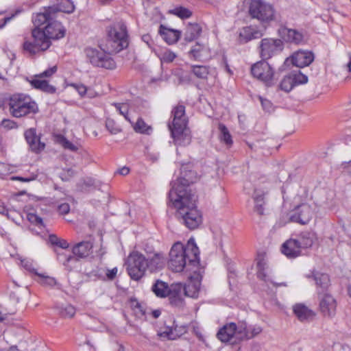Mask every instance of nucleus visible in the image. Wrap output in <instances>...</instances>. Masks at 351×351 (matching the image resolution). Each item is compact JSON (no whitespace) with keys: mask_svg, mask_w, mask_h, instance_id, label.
I'll return each instance as SVG.
<instances>
[{"mask_svg":"<svg viewBox=\"0 0 351 351\" xmlns=\"http://www.w3.org/2000/svg\"><path fill=\"white\" fill-rule=\"evenodd\" d=\"M189 165L181 168L182 176L172 183L169 197L173 206L177 211V217L191 230L199 227L202 222L201 212L196 206V196L191 191L189 184L195 180L194 173L189 170Z\"/></svg>","mask_w":351,"mask_h":351,"instance_id":"1","label":"nucleus"},{"mask_svg":"<svg viewBox=\"0 0 351 351\" xmlns=\"http://www.w3.org/2000/svg\"><path fill=\"white\" fill-rule=\"evenodd\" d=\"M32 22L35 25L32 30L33 40H25L23 45V50L31 56L46 51L51 45V40H59L65 36L64 27L49 13H37Z\"/></svg>","mask_w":351,"mask_h":351,"instance_id":"2","label":"nucleus"},{"mask_svg":"<svg viewBox=\"0 0 351 351\" xmlns=\"http://www.w3.org/2000/svg\"><path fill=\"white\" fill-rule=\"evenodd\" d=\"M199 251L195 240L190 239L186 245L180 242L175 243L169 252V267L175 272H181L184 269L193 271L198 268Z\"/></svg>","mask_w":351,"mask_h":351,"instance_id":"3","label":"nucleus"},{"mask_svg":"<svg viewBox=\"0 0 351 351\" xmlns=\"http://www.w3.org/2000/svg\"><path fill=\"white\" fill-rule=\"evenodd\" d=\"M165 261V256L161 252H155L145 257L141 252L134 251L127 258L126 269L130 278L138 281L145 275L147 271L153 273L162 269Z\"/></svg>","mask_w":351,"mask_h":351,"instance_id":"4","label":"nucleus"},{"mask_svg":"<svg viewBox=\"0 0 351 351\" xmlns=\"http://www.w3.org/2000/svg\"><path fill=\"white\" fill-rule=\"evenodd\" d=\"M172 124H169L171 136L179 145H189L191 138L187 128L188 120L185 115V107L182 105L176 106L172 110Z\"/></svg>","mask_w":351,"mask_h":351,"instance_id":"5","label":"nucleus"},{"mask_svg":"<svg viewBox=\"0 0 351 351\" xmlns=\"http://www.w3.org/2000/svg\"><path fill=\"white\" fill-rule=\"evenodd\" d=\"M8 110L12 116L21 118L29 114H35L38 106L34 101L27 95L14 94L8 99Z\"/></svg>","mask_w":351,"mask_h":351,"instance_id":"6","label":"nucleus"},{"mask_svg":"<svg viewBox=\"0 0 351 351\" xmlns=\"http://www.w3.org/2000/svg\"><path fill=\"white\" fill-rule=\"evenodd\" d=\"M108 45L112 52L118 53L128 47L129 38L127 27L122 21L117 22L108 30Z\"/></svg>","mask_w":351,"mask_h":351,"instance_id":"7","label":"nucleus"},{"mask_svg":"<svg viewBox=\"0 0 351 351\" xmlns=\"http://www.w3.org/2000/svg\"><path fill=\"white\" fill-rule=\"evenodd\" d=\"M243 4L249 15L263 23L274 19L275 11L273 6L264 0H244Z\"/></svg>","mask_w":351,"mask_h":351,"instance_id":"8","label":"nucleus"},{"mask_svg":"<svg viewBox=\"0 0 351 351\" xmlns=\"http://www.w3.org/2000/svg\"><path fill=\"white\" fill-rule=\"evenodd\" d=\"M86 58L94 66L101 67L106 69L115 68L113 59L102 50L93 48H87L85 50Z\"/></svg>","mask_w":351,"mask_h":351,"instance_id":"9","label":"nucleus"},{"mask_svg":"<svg viewBox=\"0 0 351 351\" xmlns=\"http://www.w3.org/2000/svg\"><path fill=\"white\" fill-rule=\"evenodd\" d=\"M253 76L265 83L267 86H271L274 83V70L265 61H260L251 67Z\"/></svg>","mask_w":351,"mask_h":351,"instance_id":"10","label":"nucleus"},{"mask_svg":"<svg viewBox=\"0 0 351 351\" xmlns=\"http://www.w3.org/2000/svg\"><path fill=\"white\" fill-rule=\"evenodd\" d=\"M259 49L261 58L269 59L281 52L284 49V44L281 39L267 38L261 40Z\"/></svg>","mask_w":351,"mask_h":351,"instance_id":"11","label":"nucleus"},{"mask_svg":"<svg viewBox=\"0 0 351 351\" xmlns=\"http://www.w3.org/2000/svg\"><path fill=\"white\" fill-rule=\"evenodd\" d=\"M319 309L321 314L327 318H332L337 312V301L334 297L329 294L318 295Z\"/></svg>","mask_w":351,"mask_h":351,"instance_id":"12","label":"nucleus"},{"mask_svg":"<svg viewBox=\"0 0 351 351\" xmlns=\"http://www.w3.org/2000/svg\"><path fill=\"white\" fill-rule=\"evenodd\" d=\"M313 210L311 206L306 203L296 206L290 214V220L302 225L308 223L312 218Z\"/></svg>","mask_w":351,"mask_h":351,"instance_id":"13","label":"nucleus"},{"mask_svg":"<svg viewBox=\"0 0 351 351\" xmlns=\"http://www.w3.org/2000/svg\"><path fill=\"white\" fill-rule=\"evenodd\" d=\"M264 35V29L256 25H248L240 28L238 31V40L241 44L252 40L258 39Z\"/></svg>","mask_w":351,"mask_h":351,"instance_id":"14","label":"nucleus"},{"mask_svg":"<svg viewBox=\"0 0 351 351\" xmlns=\"http://www.w3.org/2000/svg\"><path fill=\"white\" fill-rule=\"evenodd\" d=\"M217 337L221 342L234 343L235 339L239 340V326L233 322L228 323L219 330Z\"/></svg>","mask_w":351,"mask_h":351,"instance_id":"15","label":"nucleus"},{"mask_svg":"<svg viewBox=\"0 0 351 351\" xmlns=\"http://www.w3.org/2000/svg\"><path fill=\"white\" fill-rule=\"evenodd\" d=\"M278 34L286 43L301 45L305 42L304 36L301 32L283 25L278 29Z\"/></svg>","mask_w":351,"mask_h":351,"instance_id":"16","label":"nucleus"},{"mask_svg":"<svg viewBox=\"0 0 351 351\" xmlns=\"http://www.w3.org/2000/svg\"><path fill=\"white\" fill-rule=\"evenodd\" d=\"M256 274L258 278L264 281L267 286H269V284L274 285V287L286 286V284L284 282L280 284H276L273 282L271 277L270 276L267 261L265 260V256L263 255H258V258H256Z\"/></svg>","mask_w":351,"mask_h":351,"instance_id":"17","label":"nucleus"},{"mask_svg":"<svg viewBox=\"0 0 351 351\" xmlns=\"http://www.w3.org/2000/svg\"><path fill=\"white\" fill-rule=\"evenodd\" d=\"M314 60V55L308 51L299 50L291 57L292 64L299 68L308 66Z\"/></svg>","mask_w":351,"mask_h":351,"instance_id":"18","label":"nucleus"},{"mask_svg":"<svg viewBox=\"0 0 351 351\" xmlns=\"http://www.w3.org/2000/svg\"><path fill=\"white\" fill-rule=\"evenodd\" d=\"M194 275L189 278L188 282L185 286V296L191 298H197L200 289L202 276L196 274V270L193 269Z\"/></svg>","mask_w":351,"mask_h":351,"instance_id":"19","label":"nucleus"},{"mask_svg":"<svg viewBox=\"0 0 351 351\" xmlns=\"http://www.w3.org/2000/svg\"><path fill=\"white\" fill-rule=\"evenodd\" d=\"M312 276L315 282L316 291L318 295L328 293L330 280L328 274L319 272H313Z\"/></svg>","mask_w":351,"mask_h":351,"instance_id":"20","label":"nucleus"},{"mask_svg":"<svg viewBox=\"0 0 351 351\" xmlns=\"http://www.w3.org/2000/svg\"><path fill=\"white\" fill-rule=\"evenodd\" d=\"M74 10L75 5L73 2L71 0H57L56 5L49 6L47 9H45L44 12L55 16L56 13L58 12L70 14Z\"/></svg>","mask_w":351,"mask_h":351,"instance_id":"21","label":"nucleus"},{"mask_svg":"<svg viewBox=\"0 0 351 351\" xmlns=\"http://www.w3.org/2000/svg\"><path fill=\"white\" fill-rule=\"evenodd\" d=\"M302 249L295 239H290L285 241L281 251L283 254L289 258H296L301 255Z\"/></svg>","mask_w":351,"mask_h":351,"instance_id":"22","label":"nucleus"},{"mask_svg":"<svg viewBox=\"0 0 351 351\" xmlns=\"http://www.w3.org/2000/svg\"><path fill=\"white\" fill-rule=\"evenodd\" d=\"M25 138L31 149L39 152L44 149L45 145L40 142V136L36 134V130L30 128L25 132Z\"/></svg>","mask_w":351,"mask_h":351,"instance_id":"23","label":"nucleus"},{"mask_svg":"<svg viewBox=\"0 0 351 351\" xmlns=\"http://www.w3.org/2000/svg\"><path fill=\"white\" fill-rule=\"evenodd\" d=\"M262 330V328L258 325L247 326L245 323H242L239 326V340L252 339L259 335Z\"/></svg>","mask_w":351,"mask_h":351,"instance_id":"24","label":"nucleus"},{"mask_svg":"<svg viewBox=\"0 0 351 351\" xmlns=\"http://www.w3.org/2000/svg\"><path fill=\"white\" fill-rule=\"evenodd\" d=\"M293 313L300 322L312 320L315 313L302 304H296L293 307Z\"/></svg>","mask_w":351,"mask_h":351,"instance_id":"25","label":"nucleus"},{"mask_svg":"<svg viewBox=\"0 0 351 351\" xmlns=\"http://www.w3.org/2000/svg\"><path fill=\"white\" fill-rule=\"evenodd\" d=\"M29 82L34 88L40 90L45 93L53 94L56 91V88L50 84L48 80L42 79L36 75Z\"/></svg>","mask_w":351,"mask_h":351,"instance_id":"26","label":"nucleus"},{"mask_svg":"<svg viewBox=\"0 0 351 351\" xmlns=\"http://www.w3.org/2000/svg\"><path fill=\"white\" fill-rule=\"evenodd\" d=\"M159 33L169 45L176 43L181 35L180 32L165 27L162 25L160 27Z\"/></svg>","mask_w":351,"mask_h":351,"instance_id":"27","label":"nucleus"},{"mask_svg":"<svg viewBox=\"0 0 351 351\" xmlns=\"http://www.w3.org/2000/svg\"><path fill=\"white\" fill-rule=\"evenodd\" d=\"M316 239L315 233L312 232H303L295 239L298 241L300 247L304 250L311 247Z\"/></svg>","mask_w":351,"mask_h":351,"instance_id":"28","label":"nucleus"},{"mask_svg":"<svg viewBox=\"0 0 351 351\" xmlns=\"http://www.w3.org/2000/svg\"><path fill=\"white\" fill-rule=\"evenodd\" d=\"M93 244L89 241H82L73 248V253L79 258L88 256L92 252Z\"/></svg>","mask_w":351,"mask_h":351,"instance_id":"29","label":"nucleus"},{"mask_svg":"<svg viewBox=\"0 0 351 351\" xmlns=\"http://www.w3.org/2000/svg\"><path fill=\"white\" fill-rule=\"evenodd\" d=\"M202 32L201 27L197 23H189L186 28L184 33V39L188 42H191L196 39Z\"/></svg>","mask_w":351,"mask_h":351,"instance_id":"30","label":"nucleus"},{"mask_svg":"<svg viewBox=\"0 0 351 351\" xmlns=\"http://www.w3.org/2000/svg\"><path fill=\"white\" fill-rule=\"evenodd\" d=\"M187 332V327L184 325H176L173 328H168L160 335L167 337L169 339H176L177 337L185 334Z\"/></svg>","mask_w":351,"mask_h":351,"instance_id":"31","label":"nucleus"},{"mask_svg":"<svg viewBox=\"0 0 351 351\" xmlns=\"http://www.w3.org/2000/svg\"><path fill=\"white\" fill-rule=\"evenodd\" d=\"M253 198L254 201V211L260 215H263L265 210L264 205L265 204L264 193L256 190Z\"/></svg>","mask_w":351,"mask_h":351,"instance_id":"32","label":"nucleus"},{"mask_svg":"<svg viewBox=\"0 0 351 351\" xmlns=\"http://www.w3.org/2000/svg\"><path fill=\"white\" fill-rule=\"evenodd\" d=\"M152 289L156 295L159 298H165L169 295V287L167 283L162 280H157L152 286Z\"/></svg>","mask_w":351,"mask_h":351,"instance_id":"33","label":"nucleus"},{"mask_svg":"<svg viewBox=\"0 0 351 351\" xmlns=\"http://www.w3.org/2000/svg\"><path fill=\"white\" fill-rule=\"evenodd\" d=\"M219 130V138L220 141L225 143L228 147L232 145V136L225 125L219 123L218 126Z\"/></svg>","mask_w":351,"mask_h":351,"instance_id":"34","label":"nucleus"},{"mask_svg":"<svg viewBox=\"0 0 351 351\" xmlns=\"http://www.w3.org/2000/svg\"><path fill=\"white\" fill-rule=\"evenodd\" d=\"M206 51V46L199 43H196L191 49L190 54L192 56L191 58L195 60H202L206 57H203L204 53Z\"/></svg>","mask_w":351,"mask_h":351,"instance_id":"35","label":"nucleus"},{"mask_svg":"<svg viewBox=\"0 0 351 351\" xmlns=\"http://www.w3.org/2000/svg\"><path fill=\"white\" fill-rule=\"evenodd\" d=\"M193 73L198 78L206 79L209 73L208 67L203 65H193L191 66Z\"/></svg>","mask_w":351,"mask_h":351,"instance_id":"36","label":"nucleus"},{"mask_svg":"<svg viewBox=\"0 0 351 351\" xmlns=\"http://www.w3.org/2000/svg\"><path fill=\"white\" fill-rule=\"evenodd\" d=\"M130 306L136 317L142 318L145 315V309L143 306L136 299L130 300Z\"/></svg>","mask_w":351,"mask_h":351,"instance_id":"37","label":"nucleus"},{"mask_svg":"<svg viewBox=\"0 0 351 351\" xmlns=\"http://www.w3.org/2000/svg\"><path fill=\"white\" fill-rule=\"evenodd\" d=\"M289 74L291 76L295 86L300 84H304L308 82V77L300 71H292Z\"/></svg>","mask_w":351,"mask_h":351,"instance_id":"38","label":"nucleus"},{"mask_svg":"<svg viewBox=\"0 0 351 351\" xmlns=\"http://www.w3.org/2000/svg\"><path fill=\"white\" fill-rule=\"evenodd\" d=\"M169 295H185V286L180 282L173 283L169 287Z\"/></svg>","mask_w":351,"mask_h":351,"instance_id":"39","label":"nucleus"},{"mask_svg":"<svg viewBox=\"0 0 351 351\" xmlns=\"http://www.w3.org/2000/svg\"><path fill=\"white\" fill-rule=\"evenodd\" d=\"M293 82V81L290 74L286 75L282 80V81L280 82V83L279 84L280 89L286 93H289L295 86Z\"/></svg>","mask_w":351,"mask_h":351,"instance_id":"40","label":"nucleus"},{"mask_svg":"<svg viewBox=\"0 0 351 351\" xmlns=\"http://www.w3.org/2000/svg\"><path fill=\"white\" fill-rule=\"evenodd\" d=\"M134 129L136 132L149 134L152 132V128L147 125L142 119H138Z\"/></svg>","mask_w":351,"mask_h":351,"instance_id":"41","label":"nucleus"},{"mask_svg":"<svg viewBox=\"0 0 351 351\" xmlns=\"http://www.w3.org/2000/svg\"><path fill=\"white\" fill-rule=\"evenodd\" d=\"M36 275L39 277L38 282L42 285L53 287L56 285V280L53 277L41 273H36Z\"/></svg>","mask_w":351,"mask_h":351,"instance_id":"42","label":"nucleus"},{"mask_svg":"<svg viewBox=\"0 0 351 351\" xmlns=\"http://www.w3.org/2000/svg\"><path fill=\"white\" fill-rule=\"evenodd\" d=\"M112 105L114 106L117 111H118L120 114L123 116L126 120L131 122L130 119L128 117L130 108L128 103H114Z\"/></svg>","mask_w":351,"mask_h":351,"instance_id":"43","label":"nucleus"},{"mask_svg":"<svg viewBox=\"0 0 351 351\" xmlns=\"http://www.w3.org/2000/svg\"><path fill=\"white\" fill-rule=\"evenodd\" d=\"M171 12L181 19H188L192 14L189 9L184 7L175 8Z\"/></svg>","mask_w":351,"mask_h":351,"instance_id":"44","label":"nucleus"},{"mask_svg":"<svg viewBox=\"0 0 351 351\" xmlns=\"http://www.w3.org/2000/svg\"><path fill=\"white\" fill-rule=\"evenodd\" d=\"M59 313L66 318H71L75 314V308L73 306L67 304L60 308Z\"/></svg>","mask_w":351,"mask_h":351,"instance_id":"45","label":"nucleus"},{"mask_svg":"<svg viewBox=\"0 0 351 351\" xmlns=\"http://www.w3.org/2000/svg\"><path fill=\"white\" fill-rule=\"evenodd\" d=\"M49 241L53 245H57L62 249H66L69 247V243L64 239L58 238L55 234H51L49 237Z\"/></svg>","mask_w":351,"mask_h":351,"instance_id":"46","label":"nucleus"},{"mask_svg":"<svg viewBox=\"0 0 351 351\" xmlns=\"http://www.w3.org/2000/svg\"><path fill=\"white\" fill-rule=\"evenodd\" d=\"M106 129L112 134H117L121 132L120 128L117 125L115 121L111 119H107L106 121Z\"/></svg>","mask_w":351,"mask_h":351,"instance_id":"47","label":"nucleus"},{"mask_svg":"<svg viewBox=\"0 0 351 351\" xmlns=\"http://www.w3.org/2000/svg\"><path fill=\"white\" fill-rule=\"evenodd\" d=\"M22 267L25 269L27 271L34 273L36 274V271L34 267V263L32 260L29 258H24L21 260Z\"/></svg>","mask_w":351,"mask_h":351,"instance_id":"48","label":"nucleus"},{"mask_svg":"<svg viewBox=\"0 0 351 351\" xmlns=\"http://www.w3.org/2000/svg\"><path fill=\"white\" fill-rule=\"evenodd\" d=\"M176 55L171 51L166 50L160 55V60L163 62L169 63L174 60Z\"/></svg>","mask_w":351,"mask_h":351,"instance_id":"49","label":"nucleus"},{"mask_svg":"<svg viewBox=\"0 0 351 351\" xmlns=\"http://www.w3.org/2000/svg\"><path fill=\"white\" fill-rule=\"evenodd\" d=\"M169 302L171 305L181 307L184 304V299L182 295H169Z\"/></svg>","mask_w":351,"mask_h":351,"instance_id":"50","label":"nucleus"},{"mask_svg":"<svg viewBox=\"0 0 351 351\" xmlns=\"http://www.w3.org/2000/svg\"><path fill=\"white\" fill-rule=\"evenodd\" d=\"M57 66H53L40 73V74L36 75V76L42 79L49 78L54 75L57 71Z\"/></svg>","mask_w":351,"mask_h":351,"instance_id":"51","label":"nucleus"},{"mask_svg":"<svg viewBox=\"0 0 351 351\" xmlns=\"http://www.w3.org/2000/svg\"><path fill=\"white\" fill-rule=\"evenodd\" d=\"M28 220L32 223L39 227L43 226V219L38 216L36 214L29 213L27 215Z\"/></svg>","mask_w":351,"mask_h":351,"instance_id":"52","label":"nucleus"},{"mask_svg":"<svg viewBox=\"0 0 351 351\" xmlns=\"http://www.w3.org/2000/svg\"><path fill=\"white\" fill-rule=\"evenodd\" d=\"M60 143L64 149L71 150L72 152H76L78 149L77 145L72 143L71 141L67 140L66 138L62 137L60 140Z\"/></svg>","mask_w":351,"mask_h":351,"instance_id":"53","label":"nucleus"},{"mask_svg":"<svg viewBox=\"0 0 351 351\" xmlns=\"http://www.w3.org/2000/svg\"><path fill=\"white\" fill-rule=\"evenodd\" d=\"M69 86L75 88L81 97H84L88 92L87 87L82 84L72 83Z\"/></svg>","mask_w":351,"mask_h":351,"instance_id":"54","label":"nucleus"},{"mask_svg":"<svg viewBox=\"0 0 351 351\" xmlns=\"http://www.w3.org/2000/svg\"><path fill=\"white\" fill-rule=\"evenodd\" d=\"M75 174V171L73 169H64L61 173L60 178L64 181L69 180Z\"/></svg>","mask_w":351,"mask_h":351,"instance_id":"55","label":"nucleus"},{"mask_svg":"<svg viewBox=\"0 0 351 351\" xmlns=\"http://www.w3.org/2000/svg\"><path fill=\"white\" fill-rule=\"evenodd\" d=\"M37 176L35 175V174H33L29 177H21V176H12L11 178V180H19V181H21V182H31V181H33L34 180H36Z\"/></svg>","mask_w":351,"mask_h":351,"instance_id":"56","label":"nucleus"},{"mask_svg":"<svg viewBox=\"0 0 351 351\" xmlns=\"http://www.w3.org/2000/svg\"><path fill=\"white\" fill-rule=\"evenodd\" d=\"M1 125L2 127L7 128V129H12L16 127V123L10 119H3Z\"/></svg>","mask_w":351,"mask_h":351,"instance_id":"57","label":"nucleus"},{"mask_svg":"<svg viewBox=\"0 0 351 351\" xmlns=\"http://www.w3.org/2000/svg\"><path fill=\"white\" fill-rule=\"evenodd\" d=\"M259 99H260L263 108L265 110L269 112L272 108V104L271 103V101L266 99H263L261 97H260Z\"/></svg>","mask_w":351,"mask_h":351,"instance_id":"58","label":"nucleus"},{"mask_svg":"<svg viewBox=\"0 0 351 351\" xmlns=\"http://www.w3.org/2000/svg\"><path fill=\"white\" fill-rule=\"evenodd\" d=\"M118 269L117 267H114L111 269H107L106 271V277L108 280H112L115 278L117 274Z\"/></svg>","mask_w":351,"mask_h":351,"instance_id":"59","label":"nucleus"},{"mask_svg":"<svg viewBox=\"0 0 351 351\" xmlns=\"http://www.w3.org/2000/svg\"><path fill=\"white\" fill-rule=\"evenodd\" d=\"M70 210V206L69 204L64 203L60 204L58 206V211L60 214L65 215L67 214Z\"/></svg>","mask_w":351,"mask_h":351,"instance_id":"60","label":"nucleus"},{"mask_svg":"<svg viewBox=\"0 0 351 351\" xmlns=\"http://www.w3.org/2000/svg\"><path fill=\"white\" fill-rule=\"evenodd\" d=\"M130 172V169L128 167H122L121 169H120L119 170V173L121 174V175H123V176H126Z\"/></svg>","mask_w":351,"mask_h":351,"instance_id":"61","label":"nucleus"},{"mask_svg":"<svg viewBox=\"0 0 351 351\" xmlns=\"http://www.w3.org/2000/svg\"><path fill=\"white\" fill-rule=\"evenodd\" d=\"M11 19L10 17H6L0 21V29H2L6 23Z\"/></svg>","mask_w":351,"mask_h":351,"instance_id":"62","label":"nucleus"},{"mask_svg":"<svg viewBox=\"0 0 351 351\" xmlns=\"http://www.w3.org/2000/svg\"><path fill=\"white\" fill-rule=\"evenodd\" d=\"M142 40H143L145 43H146L148 45H150V44H149V41L151 40V39H150V37H149V35H147V34H146V35H143V36H142Z\"/></svg>","mask_w":351,"mask_h":351,"instance_id":"63","label":"nucleus"},{"mask_svg":"<svg viewBox=\"0 0 351 351\" xmlns=\"http://www.w3.org/2000/svg\"><path fill=\"white\" fill-rule=\"evenodd\" d=\"M152 315L154 318H158L160 315V311L155 310L152 311Z\"/></svg>","mask_w":351,"mask_h":351,"instance_id":"64","label":"nucleus"}]
</instances>
